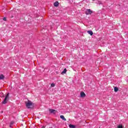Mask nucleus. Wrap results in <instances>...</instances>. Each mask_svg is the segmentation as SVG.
<instances>
[{"label": "nucleus", "mask_w": 128, "mask_h": 128, "mask_svg": "<svg viewBox=\"0 0 128 128\" xmlns=\"http://www.w3.org/2000/svg\"><path fill=\"white\" fill-rule=\"evenodd\" d=\"M8 96H10V93L7 94L5 96V98L4 101L2 102V104H6L8 102Z\"/></svg>", "instance_id": "f257e3e1"}, {"label": "nucleus", "mask_w": 128, "mask_h": 128, "mask_svg": "<svg viewBox=\"0 0 128 128\" xmlns=\"http://www.w3.org/2000/svg\"><path fill=\"white\" fill-rule=\"evenodd\" d=\"M26 106L28 108H30L32 106V102L30 100H28V102H26Z\"/></svg>", "instance_id": "f03ea898"}, {"label": "nucleus", "mask_w": 128, "mask_h": 128, "mask_svg": "<svg viewBox=\"0 0 128 128\" xmlns=\"http://www.w3.org/2000/svg\"><path fill=\"white\" fill-rule=\"evenodd\" d=\"M85 14H86V16L92 14V10L90 9H87L85 12Z\"/></svg>", "instance_id": "7ed1b4c3"}, {"label": "nucleus", "mask_w": 128, "mask_h": 128, "mask_svg": "<svg viewBox=\"0 0 128 128\" xmlns=\"http://www.w3.org/2000/svg\"><path fill=\"white\" fill-rule=\"evenodd\" d=\"M49 112L50 114H56V110L54 109H49Z\"/></svg>", "instance_id": "20e7f679"}, {"label": "nucleus", "mask_w": 128, "mask_h": 128, "mask_svg": "<svg viewBox=\"0 0 128 128\" xmlns=\"http://www.w3.org/2000/svg\"><path fill=\"white\" fill-rule=\"evenodd\" d=\"M80 94L81 98H84V96H86V94H84V92H81Z\"/></svg>", "instance_id": "39448f33"}, {"label": "nucleus", "mask_w": 128, "mask_h": 128, "mask_svg": "<svg viewBox=\"0 0 128 128\" xmlns=\"http://www.w3.org/2000/svg\"><path fill=\"white\" fill-rule=\"evenodd\" d=\"M60 4V3H58V2H56L54 3V6H58V5Z\"/></svg>", "instance_id": "423d86ee"}, {"label": "nucleus", "mask_w": 128, "mask_h": 128, "mask_svg": "<svg viewBox=\"0 0 128 128\" xmlns=\"http://www.w3.org/2000/svg\"><path fill=\"white\" fill-rule=\"evenodd\" d=\"M87 32H88V34H90V35H91V36H92V34H94V32H92V30H88V31Z\"/></svg>", "instance_id": "0eeeda50"}, {"label": "nucleus", "mask_w": 128, "mask_h": 128, "mask_svg": "<svg viewBox=\"0 0 128 128\" xmlns=\"http://www.w3.org/2000/svg\"><path fill=\"white\" fill-rule=\"evenodd\" d=\"M60 118L63 120H65V121L66 120V119L64 118V116L63 115H61L60 116Z\"/></svg>", "instance_id": "6e6552de"}, {"label": "nucleus", "mask_w": 128, "mask_h": 128, "mask_svg": "<svg viewBox=\"0 0 128 128\" xmlns=\"http://www.w3.org/2000/svg\"><path fill=\"white\" fill-rule=\"evenodd\" d=\"M66 72H67L66 68H64L61 74H66Z\"/></svg>", "instance_id": "1a4fd4ad"}, {"label": "nucleus", "mask_w": 128, "mask_h": 128, "mask_svg": "<svg viewBox=\"0 0 128 128\" xmlns=\"http://www.w3.org/2000/svg\"><path fill=\"white\" fill-rule=\"evenodd\" d=\"M118 91V87H114V92H116Z\"/></svg>", "instance_id": "9d476101"}, {"label": "nucleus", "mask_w": 128, "mask_h": 128, "mask_svg": "<svg viewBox=\"0 0 128 128\" xmlns=\"http://www.w3.org/2000/svg\"><path fill=\"white\" fill-rule=\"evenodd\" d=\"M69 127L70 128H76V126L70 124Z\"/></svg>", "instance_id": "9b49d317"}, {"label": "nucleus", "mask_w": 128, "mask_h": 128, "mask_svg": "<svg viewBox=\"0 0 128 128\" xmlns=\"http://www.w3.org/2000/svg\"><path fill=\"white\" fill-rule=\"evenodd\" d=\"M4 76L3 74L0 75V80H4Z\"/></svg>", "instance_id": "f8f14e48"}, {"label": "nucleus", "mask_w": 128, "mask_h": 128, "mask_svg": "<svg viewBox=\"0 0 128 128\" xmlns=\"http://www.w3.org/2000/svg\"><path fill=\"white\" fill-rule=\"evenodd\" d=\"M117 128H124V126H122V124H120L118 126Z\"/></svg>", "instance_id": "ddd939ff"}, {"label": "nucleus", "mask_w": 128, "mask_h": 128, "mask_svg": "<svg viewBox=\"0 0 128 128\" xmlns=\"http://www.w3.org/2000/svg\"><path fill=\"white\" fill-rule=\"evenodd\" d=\"M50 86L52 88H54V86H56V84H54V83H52L50 85Z\"/></svg>", "instance_id": "4468645a"}, {"label": "nucleus", "mask_w": 128, "mask_h": 128, "mask_svg": "<svg viewBox=\"0 0 128 128\" xmlns=\"http://www.w3.org/2000/svg\"><path fill=\"white\" fill-rule=\"evenodd\" d=\"M14 124V122H12L10 123V128H12V126Z\"/></svg>", "instance_id": "2eb2a0df"}, {"label": "nucleus", "mask_w": 128, "mask_h": 128, "mask_svg": "<svg viewBox=\"0 0 128 128\" xmlns=\"http://www.w3.org/2000/svg\"><path fill=\"white\" fill-rule=\"evenodd\" d=\"M3 20H4L5 22L6 21V17L4 18Z\"/></svg>", "instance_id": "dca6fc26"}, {"label": "nucleus", "mask_w": 128, "mask_h": 128, "mask_svg": "<svg viewBox=\"0 0 128 128\" xmlns=\"http://www.w3.org/2000/svg\"><path fill=\"white\" fill-rule=\"evenodd\" d=\"M42 128H44V127L43 126L42 127Z\"/></svg>", "instance_id": "f3484780"}]
</instances>
